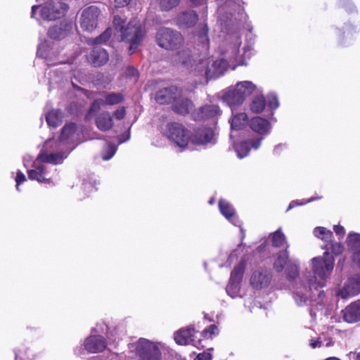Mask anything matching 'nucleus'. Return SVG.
Segmentation results:
<instances>
[{
	"label": "nucleus",
	"mask_w": 360,
	"mask_h": 360,
	"mask_svg": "<svg viewBox=\"0 0 360 360\" xmlns=\"http://www.w3.org/2000/svg\"><path fill=\"white\" fill-rule=\"evenodd\" d=\"M314 275L305 276L304 279L308 284L306 287L302 283L296 288L295 300L298 305H302L311 297L314 290H318L326 285L334 268V258L328 252H325L322 257H314L311 259Z\"/></svg>",
	"instance_id": "1"
},
{
	"label": "nucleus",
	"mask_w": 360,
	"mask_h": 360,
	"mask_svg": "<svg viewBox=\"0 0 360 360\" xmlns=\"http://www.w3.org/2000/svg\"><path fill=\"white\" fill-rule=\"evenodd\" d=\"M124 24L125 21L121 17L115 16L113 25L117 32L120 34L121 40L130 44L129 51L132 53L142 41L145 30L136 20L130 21L127 26Z\"/></svg>",
	"instance_id": "2"
},
{
	"label": "nucleus",
	"mask_w": 360,
	"mask_h": 360,
	"mask_svg": "<svg viewBox=\"0 0 360 360\" xmlns=\"http://www.w3.org/2000/svg\"><path fill=\"white\" fill-rule=\"evenodd\" d=\"M255 86L249 81L238 82L233 89H227L223 92L221 100L232 110L241 105L246 96L252 94Z\"/></svg>",
	"instance_id": "3"
},
{
	"label": "nucleus",
	"mask_w": 360,
	"mask_h": 360,
	"mask_svg": "<svg viewBox=\"0 0 360 360\" xmlns=\"http://www.w3.org/2000/svg\"><path fill=\"white\" fill-rule=\"evenodd\" d=\"M156 41L162 48L165 49H174L177 48L183 41L181 34L169 28H160L156 34Z\"/></svg>",
	"instance_id": "4"
},
{
	"label": "nucleus",
	"mask_w": 360,
	"mask_h": 360,
	"mask_svg": "<svg viewBox=\"0 0 360 360\" xmlns=\"http://www.w3.org/2000/svg\"><path fill=\"white\" fill-rule=\"evenodd\" d=\"M167 127V136L170 140L180 148H184L188 145L190 135L182 124L174 122L168 124Z\"/></svg>",
	"instance_id": "5"
},
{
	"label": "nucleus",
	"mask_w": 360,
	"mask_h": 360,
	"mask_svg": "<svg viewBox=\"0 0 360 360\" xmlns=\"http://www.w3.org/2000/svg\"><path fill=\"white\" fill-rule=\"evenodd\" d=\"M68 6L60 1H51L44 6L41 10V17L47 20H54L63 16Z\"/></svg>",
	"instance_id": "6"
},
{
	"label": "nucleus",
	"mask_w": 360,
	"mask_h": 360,
	"mask_svg": "<svg viewBox=\"0 0 360 360\" xmlns=\"http://www.w3.org/2000/svg\"><path fill=\"white\" fill-rule=\"evenodd\" d=\"M101 15V11L95 6H91L85 8L80 17V26L85 31L94 30L98 24V20Z\"/></svg>",
	"instance_id": "7"
},
{
	"label": "nucleus",
	"mask_w": 360,
	"mask_h": 360,
	"mask_svg": "<svg viewBox=\"0 0 360 360\" xmlns=\"http://www.w3.org/2000/svg\"><path fill=\"white\" fill-rule=\"evenodd\" d=\"M136 352L142 360H159L160 357L158 347L146 339L138 341Z\"/></svg>",
	"instance_id": "8"
},
{
	"label": "nucleus",
	"mask_w": 360,
	"mask_h": 360,
	"mask_svg": "<svg viewBox=\"0 0 360 360\" xmlns=\"http://www.w3.org/2000/svg\"><path fill=\"white\" fill-rule=\"evenodd\" d=\"M136 352L142 360H159L160 357L158 347L146 339L138 341Z\"/></svg>",
	"instance_id": "9"
},
{
	"label": "nucleus",
	"mask_w": 360,
	"mask_h": 360,
	"mask_svg": "<svg viewBox=\"0 0 360 360\" xmlns=\"http://www.w3.org/2000/svg\"><path fill=\"white\" fill-rule=\"evenodd\" d=\"M52 143V140L49 139L46 141L43 149L37 156V160L41 162L50 163L53 165L60 164L63 160L67 158L68 155L64 152H59L53 153L49 150V148Z\"/></svg>",
	"instance_id": "10"
},
{
	"label": "nucleus",
	"mask_w": 360,
	"mask_h": 360,
	"mask_svg": "<svg viewBox=\"0 0 360 360\" xmlns=\"http://www.w3.org/2000/svg\"><path fill=\"white\" fill-rule=\"evenodd\" d=\"M360 293V274H356L349 278L344 286L338 290L337 295L342 299H347Z\"/></svg>",
	"instance_id": "11"
},
{
	"label": "nucleus",
	"mask_w": 360,
	"mask_h": 360,
	"mask_svg": "<svg viewBox=\"0 0 360 360\" xmlns=\"http://www.w3.org/2000/svg\"><path fill=\"white\" fill-rule=\"evenodd\" d=\"M180 95V91L175 86L165 88L159 90L155 96V100L160 104H167L175 101Z\"/></svg>",
	"instance_id": "12"
},
{
	"label": "nucleus",
	"mask_w": 360,
	"mask_h": 360,
	"mask_svg": "<svg viewBox=\"0 0 360 360\" xmlns=\"http://www.w3.org/2000/svg\"><path fill=\"white\" fill-rule=\"evenodd\" d=\"M109 56L107 51L99 46H95L88 56V61L95 67H99L107 63Z\"/></svg>",
	"instance_id": "13"
},
{
	"label": "nucleus",
	"mask_w": 360,
	"mask_h": 360,
	"mask_svg": "<svg viewBox=\"0 0 360 360\" xmlns=\"http://www.w3.org/2000/svg\"><path fill=\"white\" fill-rule=\"evenodd\" d=\"M270 276L264 269H258L253 272L250 277V285L255 289H261L268 285Z\"/></svg>",
	"instance_id": "14"
},
{
	"label": "nucleus",
	"mask_w": 360,
	"mask_h": 360,
	"mask_svg": "<svg viewBox=\"0 0 360 360\" xmlns=\"http://www.w3.org/2000/svg\"><path fill=\"white\" fill-rule=\"evenodd\" d=\"M84 347L89 352L96 353L105 349L106 342L102 336L94 335L86 339Z\"/></svg>",
	"instance_id": "15"
},
{
	"label": "nucleus",
	"mask_w": 360,
	"mask_h": 360,
	"mask_svg": "<svg viewBox=\"0 0 360 360\" xmlns=\"http://www.w3.org/2000/svg\"><path fill=\"white\" fill-rule=\"evenodd\" d=\"M72 30V25L61 22L59 25L51 27L49 30V36L53 39H62L68 36Z\"/></svg>",
	"instance_id": "16"
},
{
	"label": "nucleus",
	"mask_w": 360,
	"mask_h": 360,
	"mask_svg": "<svg viewBox=\"0 0 360 360\" xmlns=\"http://www.w3.org/2000/svg\"><path fill=\"white\" fill-rule=\"evenodd\" d=\"M213 135V131L211 129L200 128L192 136H190V140L194 144L204 145L211 141Z\"/></svg>",
	"instance_id": "17"
},
{
	"label": "nucleus",
	"mask_w": 360,
	"mask_h": 360,
	"mask_svg": "<svg viewBox=\"0 0 360 360\" xmlns=\"http://www.w3.org/2000/svg\"><path fill=\"white\" fill-rule=\"evenodd\" d=\"M343 319L347 323L360 321V300L350 304L343 310Z\"/></svg>",
	"instance_id": "18"
},
{
	"label": "nucleus",
	"mask_w": 360,
	"mask_h": 360,
	"mask_svg": "<svg viewBox=\"0 0 360 360\" xmlns=\"http://www.w3.org/2000/svg\"><path fill=\"white\" fill-rule=\"evenodd\" d=\"M262 139L263 138L260 137L257 140L249 139L241 142L240 144L236 148L238 157L239 158L246 157L248 155L251 148L255 150L259 148Z\"/></svg>",
	"instance_id": "19"
},
{
	"label": "nucleus",
	"mask_w": 360,
	"mask_h": 360,
	"mask_svg": "<svg viewBox=\"0 0 360 360\" xmlns=\"http://www.w3.org/2000/svg\"><path fill=\"white\" fill-rule=\"evenodd\" d=\"M198 20V16L194 11L183 12L177 17V24L181 27H191L194 26Z\"/></svg>",
	"instance_id": "20"
},
{
	"label": "nucleus",
	"mask_w": 360,
	"mask_h": 360,
	"mask_svg": "<svg viewBox=\"0 0 360 360\" xmlns=\"http://www.w3.org/2000/svg\"><path fill=\"white\" fill-rule=\"evenodd\" d=\"M249 126L252 131L260 135L268 134L271 128L269 121L260 117L252 118L249 122Z\"/></svg>",
	"instance_id": "21"
},
{
	"label": "nucleus",
	"mask_w": 360,
	"mask_h": 360,
	"mask_svg": "<svg viewBox=\"0 0 360 360\" xmlns=\"http://www.w3.org/2000/svg\"><path fill=\"white\" fill-rule=\"evenodd\" d=\"M96 125L102 131L110 130L113 125V119L108 111L101 112L96 118Z\"/></svg>",
	"instance_id": "22"
},
{
	"label": "nucleus",
	"mask_w": 360,
	"mask_h": 360,
	"mask_svg": "<svg viewBox=\"0 0 360 360\" xmlns=\"http://www.w3.org/2000/svg\"><path fill=\"white\" fill-rule=\"evenodd\" d=\"M219 207L221 213L232 224L239 226V220L236 216L233 207L224 200H221L219 202Z\"/></svg>",
	"instance_id": "23"
},
{
	"label": "nucleus",
	"mask_w": 360,
	"mask_h": 360,
	"mask_svg": "<svg viewBox=\"0 0 360 360\" xmlns=\"http://www.w3.org/2000/svg\"><path fill=\"white\" fill-rule=\"evenodd\" d=\"M221 113L219 107L217 105H206L201 107L198 112L199 119H210L219 117Z\"/></svg>",
	"instance_id": "24"
},
{
	"label": "nucleus",
	"mask_w": 360,
	"mask_h": 360,
	"mask_svg": "<svg viewBox=\"0 0 360 360\" xmlns=\"http://www.w3.org/2000/svg\"><path fill=\"white\" fill-rule=\"evenodd\" d=\"M193 106V103L190 100L181 97L179 95L173 103L172 109L179 114L186 115L190 112Z\"/></svg>",
	"instance_id": "25"
},
{
	"label": "nucleus",
	"mask_w": 360,
	"mask_h": 360,
	"mask_svg": "<svg viewBox=\"0 0 360 360\" xmlns=\"http://www.w3.org/2000/svg\"><path fill=\"white\" fill-rule=\"evenodd\" d=\"M194 329L189 328L179 330L174 336L176 342L179 345H185L193 341Z\"/></svg>",
	"instance_id": "26"
},
{
	"label": "nucleus",
	"mask_w": 360,
	"mask_h": 360,
	"mask_svg": "<svg viewBox=\"0 0 360 360\" xmlns=\"http://www.w3.org/2000/svg\"><path fill=\"white\" fill-rule=\"evenodd\" d=\"M35 169L28 170V177L31 180H37L39 183H47L49 179L44 177L45 167L44 165H37V161L34 162Z\"/></svg>",
	"instance_id": "27"
},
{
	"label": "nucleus",
	"mask_w": 360,
	"mask_h": 360,
	"mask_svg": "<svg viewBox=\"0 0 360 360\" xmlns=\"http://www.w3.org/2000/svg\"><path fill=\"white\" fill-rule=\"evenodd\" d=\"M289 259V252L287 249L281 250L276 255L275 261L274 262V269L277 272H281L285 267L288 265Z\"/></svg>",
	"instance_id": "28"
},
{
	"label": "nucleus",
	"mask_w": 360,
	"mask_h": 360,
	"mask_svg": "<svg viewBox=\"0 0 360 360\" xmlns=\"http://www.w3.org/2000/svg\"><path fill=\"white\" fill-rule=\"evenodd\" d=\"M76 132V124L70 123L65 125L61 131L60 136V143H70L73 141Z\"/></svg>",
	"instance_id": "29"
},
{
	"label": "nucleus",
	"mask_w": 360,
	"mask_h": 360,
	"mask_svg": "<svg viewBox=\"0 0 360 360\" xmlns=\"http://www.w3.org/2000/svg\"><path fill=\"white\" fill-rule=\"evenodd\" d=\"M63 113L60 110H52L46 115V120L49 126L56 127L61 124Z\"/></svg>",
	"instance_id": "30"
},
{
	"label": "nucleus",
	"mask_w": 360,
	"mask_h": 360,
	"mask_svg": "<svg viewBox=\"0 0 360 360\" xmlns=\"http://www.w3.org/2000/svg\"><path fill=\"white\" fill-rule=\"evenodd\" d=\"M286 278L289 281H292L297 278L299 274V264L297 260L288 261L285 269Z\"/></svg>",
	"instance_id": "31"
},
{
	"label": "nucleus",
	"mask_w": 360,
	"mask_h": 360,
	"mask_svg": "<svg viewBox=\"0 0 360 360\" xmlns=\"http://www.w3.org/2000/svg\"><path fill=\"white\" fill-rule=\"evenodd\" d=\"M248 115L244 112L238 113L233 116L231 121L232 129L238 130L243 128L247 123Z\"/></svg>",
	"instance_id": "32"
},
{
	"label": "nucleus",
	"mask_w": 360,
	"mask_h": 360,
	"mask_svg": "<svg viewBox=\"0 0 360 360\" xmlns=\"http://www.w3.org/2000/svg\"><path fill=\"white\" fill-rule=\"evenodd\" d=\"M124 100V96L121 93H109L104 95L103 99L104 105H114L119 104Z\"/></svg>",
	"instance_id": "33"
},
{
	"label": "nucleus",
	"mask_w": 360,
	"mask_h": 360,
	"mask_svg": "<svg viewBox=\"0 0 360 360\" xmlns=\"http://www.w3.org/2000/svg\"><path fill=\"white\" fill-rule=\"evenodd\" d=\"M347 243L353 252V256L356 252H360V234L351 233L347 237Z\"/></svg>",
	"instance_id": "34"
},
{
	"label": "nucleus",
	"mask_w": 360,
	"mask_h": 360,
	"mask_svg": "<svg viewBox=\"0 0 360 360\" xmlns=\"http://www.w3.org/2000/svg\"><path fill=\"white\" fill-rule=\"evenodd\" d=\"M265 107V100L263 96H255L250 103V110L255 113H260Z\"/></svg>",
	"instance_id": "35"
},
{
	"label": "nucleus",
	"mask_w": 360,
	"mask_h": 360,
	"mask_svg": "<svg viewBox=\"0 0 360 360\" xmlns=\"http://www.w3.org/2000/svg\"><path fill=\"white\" fill-rule=\"evenodd\" d=\"M271 243L274 247L279 248L286 243V238L282 232L281 229H278L271 233Z\"/></svg>",
	"instance_id": "36"
},
{
	"label": "nucleus",
	"mask_w": 360,
	"mask_h": 360,
	"mask_svg": "<svg viewBox=\"0 0 360 360\" xmlns=\"http://www.w3.org/2000/svg\"><path fill=\"white\" fill-rule=\"evenodd\" d=\"M314 233L315 236L326 242L331 241L333 236V232L324 227H316L314 231Z\"/></svg>",
	"instance_id": "37"
},
{
	"label": "nucleus",
	"mask_w": 360,
	"mask_h": 360,
	"mask_svg": "<svg viewBox=\"0 0 360 360\" xmlns=\"http://www.w3.org/2000/svg\"><path fill=\"white\" fill-rule=\"evenodd\" d=\"M245 269V264L243 262L239 263L232 271L230 280L240 282L243 271Z\"/></svg>",
	"instance_id": "38"
},
{
	"label": "nucleus",
	"mask_w": 360,
	"mask_h": 360,
	"mask_svg": "<svg viewBox=\"0 0 360 360\" xmlns=\"http://www.w3.org/2000/svg\"><path fill=\"white\" fill-rule=\"evenodd\" d=\"M226 290L231 297H236L240 290V282L230 280Z\"/></svg>",
	"instance_id": "39"
},
{
	"label": "nucleus",
	"mask_w": 360,
	"mask_h": 360,
	"mask_svg": "<svg viewBox=\"0 0 360 360\" xmlns=\"http://www.w3.org/2000/svg\"><path fill=\"white\" fill-rule=\"evenodd\" d=\"M329 242L330 243L328 245H326L325 248L327 250L326 252H328V250H330L331 252L335 255H338L342 253L344 248L340 243H333L332 240Z\"/></svg>",
	"instance_id": "40"
},
{
	"label": "nucleus",
	"mask_w": 360,
	"mask_h": 360,
	"mask_svg": "<svg viewBox=\"0 0 360 360\" xmlns=\"http://www.w3.org/2000/svg\"><path fill=\"white\" fill-rule=\"evenodd\" d=\"M181 0H160V6L162 11H169L176 6Z\"/></svg>",
	"instance_id": "41"
},
{
	"label": "nucleus",
	"mask_w": 360,
	"mask_h": 360,
	"mask_svg": "<svg viewBox=\"0 0 360 360\" xmlns=\"http://www.w3.org/2000/svg\"><path fill=\"white\" fill-rule=\"evenodd\" d=\"M112 34V30L110 28L106 29L99 37L94 39V43L99 44L107 41Z\"/></svg>",
	"instance_id": "42"
},
{
	"label": "nucleus",
	"mask_w": 360,
	"mask_h": 360,
	"mask_svg": "<svg viewBox=\"0 0 360 360\" xmlns=\"http://www.w3.org/2000/svg\"><path fill=\"white\" fill-rule=\"evenodd\" d=\"M203 333L205 334V337H207L209 334V338H211L212 335L218 333V328L215 325H211L203 330Z\"/></svg>",
	"instance_id": "43"
},
{
	"label": "nucleus",
	"mask_w": 360,
	"mask_h": 360,
	"mask_svg": "<svg viewBox=\"0 0 360 360\" xmlns=\"http://www.w3.org/2000/svg\"><path fill=\"white\" fill-rule=\"evenodd\" d=\"M268 105L271 109H276L278 107L279 103L275 95H270L269 96Z\"/></svg>",
	"instance_id": "44"
},
{
	"label": "nucleus",
	"mask_w": 360,
	"mask_h": 360,
	"mask_svg": "<svg viewBox=\"0 0 360 360\" xmlns=\"http://www.w3.org/2000/svg\"><path fill=\"white\" fill-rule=\"evenodd\" d=\"M198 72L201 74H204L205 76H208L210 70L207 67V62L206 60H203L200 62V66L198 68Z\"/></svg>",
	"instance_id": "45"
},
{
	"label": "nucleus",
	"mask_w": 360,
	"mask_h": 360,
	"mask_svg": "<svg viewBox=\"0 0 360 360\" xmlns=\"http://www.w3.org/2000/svg\"><path fill=\"white\" fill-rule=\"evenodd\" d=\"M114 116L117 120H122L126 115V110L124 107H120L114 112Z\"/></svg>",
	"instance_id": "46"
},
{
	"label": "nucleus",
	"mask_w": 360,
	"mask_h": 360,
	"mask_svg": "<svg viewBox=\"0 0 360 360\" xmlns=\"http://www.w3.org/2000/svg\"><path fill=\"white\" fill-rule=\"evenodd\" d=\"M26 180V177L25 174L20 170L18 171L17 175L15 177V181H16V188L18 191H19V185L22 183H23Z\"/></svg>",
	"instance_id": "47"
},
{
	"label": "nucleus",
	"mask_w": 360,
	"mask_h": 360,
	"mask_svg": "<svg viewBox=\"0 0 360 360\" xmlns=\"http://www.w3.org/2000/svg\"><path fill=\"white\" fill-rule=\"evenodd\" d=\"M102 104H103V99L95 100L89 108V112H91L98 110Z\"/></svg>",
	"instance_id": "48"
},
{
	"label": "nucleus",
	"mask_w": 360,
	"mask_h": 360,
	"mask_svg": "<svg viewBox=\"0 0 360 360\" xmlns=\"http://www.w3.org/2000/svg\"><path fill=\"white\" fill-rule=\"evenodd\" d=\"M127 77L136 78L138 76V71L132 66H129L126 71Z\"/></svg>",
	"instance_id": "49"
},
{
	"label": "nucleus",
	"mask_w": 360,
	"mask_h": 360,
	"mask_svg": "<svg viewBox=\"0 0 360 360\" xmlns=\"http://www.w3.org/2000/svg\"><path fill=\"white\" fill-rule=\"evenodd\" d=\"M108 150H109V155H103V159L104 160H110L113 155L115 153V147L112 145H109L108 146Z\"/></svg>",
	"instance_id": "50"
},
{
	"label": "nucleus",
	"mask_w": 360,
	"mask_h": 360,
	"mask_svg": "<svg viewBox=\"0 0 360 360\" xmlns=\"http://www.w3.org/2000/svg\"><path fill=\"white\" fill-rule=\"evenodd\" d=\"M212 355L210 353H200L199 354L194 360H211Z\"/></svg>",
	"instance_id": "51"
},
{
	"label": "nucleus",
	"mask_w": 360,
	"mask_h": 360,
	"mask_svg": "<svg viewBox=\"0 0 360 360\" xmlns=\"http://www.w3.org/2000/svg\"><path fill=\"white\" fill-rule=\"evenodd\" d=\"M206 0H190L191 5L194 7H198L206 4Z\"/></svg>",
	"instance_id": "52"
},
{
	"label": "nucleus",
	"mask_w": 360,
	"mask_h": 360,
	"mask_svg": "<svg viewBox=\"0 0 360 360\" xmlns=\"http://www.w3.org/2000/svg\"><path fill=\"white\" fill-rule=\"evenodd\" d=\"M337 235L342 236L345 234V229L343 226L335 225L333 228Z\"/></svg>",
	"instance_id": "53"
},
{
	"label": "nucleus",
	"mask_w": 360,
	"mask_h": 360,
	"mask_svg": "<svg viewBox=\"0 0 360 360\" xmlns=\"http://www.w3.org/2000/svg\"><path fill=\"white\" fill-rule=\"evenodd\" d=\"M115 1L117 6L123 7L128 5L131 0H115Z\"/></svg>",
	"instance_id": "54"
},
{
	"label": "nucleus",
	"mask_w": 360,
	"mask_h": 360,
	"mask_svg": "<svg viewBox=\"0 0 360 360\" xmlns=\"http://www.w3.org/2000/svg\"><path fill=\"white\" fill-rule=\"evenodd\" d=\"M183 54L184 56H186L185 58H179V62L182 63L183 65H187L188 61L187 60V58L189 57V54L187 51H183Z\"/></svg>",
	"instance_id": "55"
},
{
	"label": "nucleus",
	"mask_w": 360,
	"mask_h": 360,
	"mask_svg": "<svg viewBox=\"0 0 360 360\" xmlns=\"http://www.w3.org/2000/svg\"><path fill=\"white\" fill-rule=\"evenodd\" d=\"M322 345L321 342L319 340H311L310 343V346L312 348L320 347Z\"/></svg>",
	"instance_id": "56"
},
{
	"label": "nucleus",
	"mask_w": 360,
	"mask_h": 360,
	"mask_svg": "<svg viewBox=\"0 0 360 360\" xmlns=\"http://www.w3.org/2000/svg\"><path fill=\"white\" fill-rule=\"evenodd\" d=\"M353 260L360 268V252H356L354 254L353 256Z\"/></svg>",
	"instance_id": "57"
},
{
	"label": "nucleus",
	"mask_w": 360,
	"mask_h": 360,
	"mask_svg": "<svg viewBox=\"0 0 360 360\" xmlns=\"http://www.w3.org/2000/svg\"><path fill=\"white\" fill-rule=\"evenodd\" d=\"M208 32V29L207 27V26H205V27L203 28V36H202V40L203 41L204 39L205 40H208L207 38V33Z\"/></svg>",
	"instance_id": "58"
},
{
	"label": "nucleus",
	"mask_w": 360,
	"mask_h": 360,
	"mask_svg": "<svg viewBox=\"0 0 360 360\" xmlns=\"http://www.w3.org/2000/svg\"><path fill=\"white\" fill-rule=\"evenodd\" d=\"M221 64L225 65V62L223 60H216L214 62L213 65L217 66L218 65H220Z\"/></svg>",
	"instance_id": "59"
},
{
	"label": "nucleus",
	"mask_w": 360,
	"mask_h": 360,
	"mask_svg": "<svg viewBox=\"0 0 360 360\" xmlns=\"http://www.w3.org/2000/svg\"><path fill=\"white\" fill-rule=\"evenodd\" d=\"M38 8L37 6H33L32 7V13H31V16L33 18L34 16V14H35V11H36V9Z\"/></svg>",
	"instance_id": "60"
},
{
	"label": "nucleus",
	"mask_w": 360,
	"mask_h": 360,
	"mask_svg": "<svg viewBox=\"0 0 360 360\" xmlns=\"http://www.w3.org/2000/svg\"><path fill=\"white\" fill-rule=\"evenodd\" d=\"M326 360H340V359L336 358V357H330V358H328Z\"/></svg>",
	"instance_id": "61"
},
{
	"label": "nucleus",
	"mask_w": 360,
	"mask_h": 360,
	"mask_svg": "<svg viewBox=\"0 0 360 360\" xmlns=\"http://www.w3.org/2000/svg\"><path fill=\"white\" fill-rule=\"evenodd\" d=\"M294 206V202H291L289 205L288 210L291 209Z\"/></svg>",
	"instance_id": "62"
},
{
	"label": "nucleus",
	"mask_w": 360,
	"mask_h": 360,
	"mask_svg": "<svg viewBox=\"0 0 360 360\" xmlns=\"http://www.w3.org/2000/svg\"><path fill=\"white\" fill-rule=\"evenodd\" d=\"M19 358H20V356H19V354H18V353H17V352H15V359H16V360H18V359H19Z\"/></svg>",
	"instance_id": "63"
},
{
	"label": "nucleus",
	"mask_w": 360,
	"mask_h": 360,
	"mask_svg": "<svg viewBox=\"0 0 360 360\" xmlns=\"http://www.w3.org/2000/svg\"><path fill=\"white\" fill-rule=\"evenodd\" d=\"M357 359L358 360H360V353L357 354Z\"/></svg>",
	"instance_id": "64"
}]
</instances>
